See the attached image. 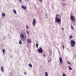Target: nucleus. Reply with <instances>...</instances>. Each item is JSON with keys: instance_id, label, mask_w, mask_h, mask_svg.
<instances>
[{"instance_id": "393cba45", "label": "nucleus", "mask_w": 76, "mask_h": 76, "mask_svg": "<svg viewBox=\"0 0 76 76\" xmlns=\"http://www.w3.org/2000/svg\"><path fill=\"white\" fill-rule=\"evenodd\" d=\"M27 34H29V31H27Z\"/></svg>"}, {"instance_id": "2eb2a0df", "label": "nucleus", "mask_w": 76, "mask_h": 76, "mask_svg": "<svg viewBox=\"0 0 76 76\" xmlns=\"http://www.w3.org/2000/svg\"><path fill=\"white\" fill-rule=\"evenodd\" d=\"M45 76H48V73H47V72H45Z\"/></svg>"}, {"instance_id": "bb28decb", "label": "nucleus", "mask_w": 76, "mask_h": 76, "mask_svg": "<svg viewBox=\"0 0 76 76\" xmlns=\"http://www.w3.org/2000/svg\"><path fill=\"white\" fill-rule=\"evenodd\" d=\"M26 28H29V27H28V26H26Z\"/></svg>"}, {"instance_id": "412c9836", "label": "nucleus", "mask_w": 76, "mask_h": 76, "mask_svg": "<svg viewBox=\"0 0 76 76\" xmlns=\"http://www.w3.org/2000/svg\"><path fill=\"white\" fill-rule=\"evenodd\" d=\"M20 3H22V0H18Z\"/></svg>"}, {"instance_id": "6e6552de", "label": "nucleus", "mask_w": 76, "mask_h": 76, "mask_svg": "<svg viewBox=\"0 0 76 76\" xmlns=\"http://www.w3.org/2000/svg\"><path fill=\"white\" fill-rule=\"evenodd\" d=\"M27 41L28 43H31L32 42V41L30 39H27Z\"/></svg>"}, {"instance_id": "6ab92c4d", "label": "nucleus", "mask_w": 76, "mask_h": 76, "mask_svg": "<svg viewBox=\"0 0 76 76\" xmlns=\"http://www.w3.org/2000/svg\"><path fill=\"white\" fill-rule=\"evenodd\" d=\"M73 38V36H71L69 37V39H71V38Z\"/></svg>"}, {"instance_id": "ddd939ff", "label": "nucleus", "mask_w": 76, "mask_h": 76, "mask_svg": "<svg viewBox=\"0 0 76 76\" xmlns=\"http://www.w3.org/2000/svg\"><path fill=\"white\" fill-rule=\"evenodd\" d=\"M6 16V14H5V13H3L2 14V16L3 17H4V16Z\"/></svg>"}, {"instance_id": "423d86ee", "label": "nucleus", "mask_w": 76, "mask_h": 76, "mask_svg": "<svg viewBox=\"0 0 76 76\" xmlns=\"http://www.w3.org/2000/svg\"><path fill=\"white\" fill-rule=\"evenodd\" d=\"M36 24V20L35 19H34L33 20V25L34 26Z\"/></svg>"}, {"instance_id": "aec40b11", "label": "nucleus", "mask_w": 76, "mask_h": 76, "mask_svg": "<svg viewBox=\"0 0 76 76\" xmlns=\"http://www.w3.org/2000/svg\"><path fill=\"white\" fill-rule=\"evenodd\" d=\"M71 28H72V29H73L74 28H73V26L71 25Z\"/></svg>"}, {"instance_id": "0eeeda50", "label": "nucleus", "mask_w": 76, "mask_h": 76, "mask_svg": "<svg viewBox=\"0 0 76 76\" xmlns=\"http://www.w3.org/2000/svg\"><path fill=\"white\" fill-rule=\"evenodd\" d=\"M59 61L61 64H63V59H62V58H61V57H60L59 58Z\"/></svg>"}, {"instance_id": "7c9ffc66", "label": "nucleus", "mask_w": 76, "mask_h": 76, "mask_svg": "<svg viewBox=\"0 0 76 76\" xmlns=\"http://www.w3.org/2000/svg\"><path fill=\"white\" fill-rule=\"evenodd\" d=\"M63 0V1H64L65 0Z\"/></svg>"}, {"instance_id": "f257e3e1", "label": "nucleus", "mask_w": 76, "mask_h": 76, "mask_svg": "<svg viewBox=\"0 0 76 76\" xmlns=\"http://www.w3.org/2000/svg\"><path fill=\"white\" fill-rule=\"evenodd\" d=\"M58 15L56 14L55 18V22L57 23H60L61 22V19L58 18Z\"/></svg>"}, {"instance_id": "b1692460", "label": "nucleus", "mask_w": 76, "mask_h": 76, "mask_svg": "<svg viewBox=\"0 0 76 76\" xmlns=\"http://www.w3.org/2000/svg\"><path fill=\"white\" fill-rule=\"evenodd\" d=\"M61 30H63V31H64V28H61Z\"/></svg>"}, {"instance_id": "cd10ccee", "label": "nucleus", "mask_w": 76, "mask_h": 76, "mask_svg": "<svg viewBox=\"0 0 76 76\" xmlns=\"http://www.w3.org/2000/svg\"><path fill=\"white\" fill-rule=\"evenodd\" d=\"M63 49H64V46H63Z\"/></svg>"}, {"instance_id": "39448f33", "label": "nucleus", "mask_w": 76, "mask_h": 76, "mask_svg": "<svg viewBox=\"0 0 76 76\" xmlns=\"http://www.w3.org/2000/svg\"><path fill=\"white\" fill-rule=\"evenodd\" d=\"M70 18L72 21H75V18L73 16H71Z\"/></svg>"}, {"instance_id": "4468645a", "label": "nucleus", "mask_w": 76, "mask_h": 76, "mask_svg": "<svg viewBox=\"0 0 76 76\" xmlns=\"http://www.w3.org/2000/svg\"><path fill=\"white\" fill-rule=\"evenodd\" d=\"M2 52H3V53L4 54V53H5V50H4V49H3Z\"/></svg>"}, {"instance_id": "c85d7f7f", "label": "nucleus", "mask_w": 76, "mask_h": 76, "mask_svg": "<svg viewBox=\"0 0 76 76\" xmlns=\"http://www.w3.org/2000/svg\"><path fill=\"white\" fill-rule=\"evenodd\" d=\"M24 74L25 75H26V73L24 72Z\"/></svg>"}, {"instance_id": "2f4dec72", "label": "nucleus", "mask_w": 76, "mask_h": 76, "mask_svg": "<svg viewBox=\"0 0 76 76\" xmlns=\"http://www.w3.org/2000/svg\"><path fill=\"white\" fill-rule=\"evenodd\" d=\"M29 0H28V1Z\"/></svg>"}, {"instance_id": "f03ea898", "label": "nucleus", "mask_w": 76, "mask_h": 76, "mask_svg": "<svg viewBox=\"0 0 76 76\" xmlns=\"http://www.w3.org/2000/svg\"><path fill=\"white\" fill-rule=\"evenodd\" d=\"M20 37L21 38V40L23 41H25V38H26V35L25 38H24V34H21L20 35Z\"/></svg>"}, {"instance_id": "4be33fe9", "label": "nucleus", "mask_w": 76, "mask_h": 76, "mask_svg": "<svg viewBox=\"0 0 76 76\" xmlns=\"http://www.w3.org/2000/svg\"><path fill=\"white\" fill-rule=\"evenodd\" d=\"M63 76H66V74H63Z\"/></svg>"}, {"instance_id": "f3484780", "label": "nucleus", "mask_w": 76, "mask_h": 76, "mask_svg": "<svg viewBox=\"0 0 76 76\" xmlns=\"http://www.w3.org/2000/svg\"><path fill=\"white\" fill-rule=\"evenodd\" d=\"M36 47L37 48H38V44L36 43Z\"/></svg>"}, {"instance_id": "c756f323", "label": "nucleus", "mask_w": 76, "mask_h": 76, "mask_svg": "<svg viewBox=\"0 0 76 76\" xmlns=\"http://www.w3.org/2000/svg\"><path fill=\"white\" fill-rule=\"evenodd\" d=\"M69 63V64H70V63Z\"/></svg>"}, {"instance_id": "20e7f679", "label": "nucleus", "mask_w": 76, "mask_h": 76, "mask_svg": "<svg viewBox=\"0 0 76 76\" xmlns=\"http://www.w3.org/2000/svg\"><path fill=\"white\" fill-rule=\"evenodd\" d=\"M38 51L39 53H42L43 52V50L41 48H39L38 49Z\"/></svg>"}, {"instance_id": "f8f14e48", "label": "nucleus", "mask_w": 76, "mask_h": 76, "mask_svg": "<svg viewBox=\"0 0 76 76\" xmlns=\"http://www.w3.org/2000/svg\"><path fill=\"white\" fill-rule=\"evenodd\" d=\"M28 66H29L30 67H31V68L32 67V64H28Z\"/></svg>"}, {"instance_id": "9d476101", "label": "nucleus", "mask_w": 76, "mask_h": 76, "mask_svg": "<svg viewBox=\"0 0 76 76\" xmlns=\"http://www.w3.org/2000/svg\"><path fill=\"white\" fill-rule=\"evenodd\" d=\"M21 7L22 8V9H26V7H24L23 6H22Z\"/></svg>"}, {"instance_id": "9b49d317", "label": "nucleus", "mask_w": 76, "mask_h": 76, "mask_svg": "<svg viewBox=\"0 0 76 76\" xmlns=\"http://www.w3.org/2000/svg\"><path fill=\"white\" fill-rule=\"evenodd\" d=\"M13 12L14 13H15V14H16L17 13H16V10H15V9H13Z\"/></svg>"}, {"instance_id": "a878e982", "label": "nucleus", "mask_w": 76, "mask_h": 76, "mask_svg": "<svg viewBox=\"0 0 76 76\" xmlns=\"http://www.w3.org/2000/svg\"><path fill=\"white\" fill-rule=\"evenodd\" d=\"M39 1H40V2H42V0H39Z\"/></svg>"}, {"instance_id": "a211bd4d", "label": "nucleus", "mask_w": 76, "mask_h": 76, "mask_svg": "<svg viewBox=\"0 0 76 76\" xmlns=\"http://www.w3.org/2000/svg\"><path fill=\"white\" fill-rule=\"evenodd\" d=\"M69 70H72V68H71V67H70V66H69Z\"/></svg>"}, {"instance_id": "1a4fd4ad", "label": "nucleus", "mask_w": 76, "mask_h": 76, "mask_svg": "<svg viewBox=\"0 0 76 76\" xmlns=\"http://www.w3.org/2000/svg\"><path fill=\"white\" fill-rule=\"evenodd\" d=\"M1 72H4V69L3 68V66H1Z\"/></svg>"}, {"instance_id": "5701e85b", "label": "nucleus", "mask_w": 76, "mask_h": 76, "mask_svg": "<svg viewBox=\"0 0 76 76\" xmlns=\"http://www.w3.org/2000/svg\"><path fill=\"white\" fill-rule=\"evenodd\" d=\"M43 56L45 57H46V56H45V54H44V55H43Z\"/></svg>"}, {"instance_id": "dca6fc26", "label": "nucleus", "mask_w": 76, "mask_h": 76, "mask_svg": "<svg viewBox=\"0 0 76 76\" xmlns=\"http://www.w3.org/2000/svg\"><path fill=\"white\" fill-rule=\"evenodd\" d=\"M19 44L21 45L22 44V41L21 40H20L19 42Z\"/></svg>"}, {"instance_id": "7ed1b4c3", "label": "nucleus", "mask_w": 76, "mask_h": 76, "mask_svg": "<svg viewBox=\"0 0 76 76\" xmlns=\"http://www.w3.org/2000/svg\"><path fill=\"white\" fill-rule=\"evenodd\" d=\"M70 44H71V46L73 47L75 45V41L73 40H71L70 42Z\"/></svg>"}]
</instances>
